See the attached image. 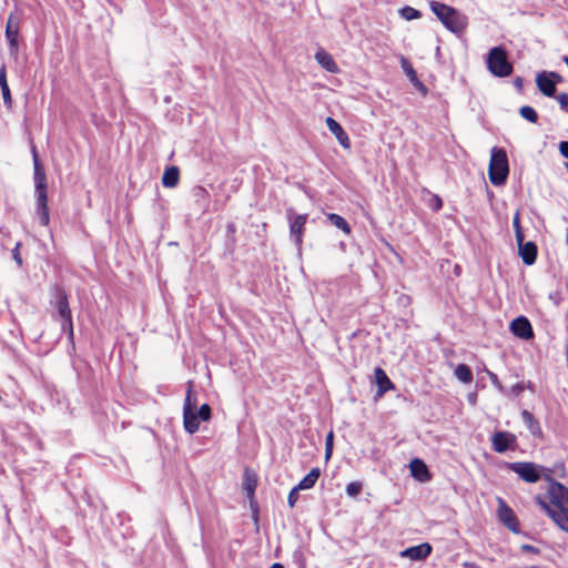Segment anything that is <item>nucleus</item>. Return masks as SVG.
<instances>
[{"label": "nucleus", "mask_w": 568, "mask_h": 568, "mask_svg": "<svg viewBox=\"0 0 568 568\" xmlns=\"http://www.w3.org/2000/svg\"><path fill=\"white\" fill-rule=\"evenodd\" d=\"M549 480L548 495L550 503H547L541 496H536L535 501L547 515L560 527L568 532V488L546 476Z\"/></svg>", "instance_id": "1"}, {"label": "nucleus", "mask_w": 568, "mask_h": 568, "mask_svg": "<svg viewBox=\"0 0 568 568\" xmlns=\"http://www.w3.org/2000/svg\"><path fill=\"white\" fill-rule=\"evenodd\" d=\"M33 165H34V195H36V215L39 223L47 226L50 222L48 194H47V176L40 164L36 148H32Z\"/></svg>", "instance_id": "2"}, {"label": "nucleus", "mask_w": 568, "mask_h": 568, "mask_svg": "<svg viewBox=\"0 0 568 568\" xmlns=\"http://www.w3.org/2000/svg\"><path fill=\"white\" fill-rule=\"evenodd\" d=\"M429 6L433 13L453 33H462L466 29L467 17L455 8L438 1H430Z\"/></svg>", "instance_id": "3"}, {"label": "nucleus", "mask_w": 568, "mask_h": 568, "mask_svg": "<svg viewBox=\"0 0 568 568\" xmlns=\"http://www.w3.org/2000/svg\"><path fill=\"white\" fill-rule=\"evenodd\" d=\"M211 418V407L203 404L196 412V406L192 403V390L189 387L183 404V426L189 434H194L200 428L201 422H207Z\"/></svg>", "instance_id": "4"}, {"label": "nucleus", "mask_w": 568, "mask_h": 568, "mask_svg": "<svg viewBox=\"0 0 568 568\" xmlns=\"http://www.w3.org/2000/svg\"><path fill=\"white\" fill-rule=\"evenodd\" d=\"M509 174L508 156L504 149L494 146L490 151L488 176L490 182L500 186L507 181Z\"/></svg>", "instance_id": "5"}, {"label": "nucleus", "mask_w": 568, "mask_h": 568, "mask_svg": "<svg viewBox=\"0 0 568 568\" xmlns=\"http://www.w3.org/2000/svg\"><path fill=\"white\" fill-rule=\"evenodd\" d=\"M488 71L497 78L509 77L514 67L508 59V53L503 47H494L489 50L486 59Z\"/></svg>", "instance_id": "6"}, {"label": "nucleus", "mask_w": 568, "mask_h": 568, "mask_svg": "<svg viewBox=\"0 0 568 568\" xmlns=\"http://www.w3.org/2000/svg\"><path fill=\"white\" fill-rule=\"evenodd\" d=\"M52 295H53V305L55 306L59 316L62 320V329L69 332V337L72 339L73 337V323H72V315L71 310L68 302V295L65 291L55 285L52 288Z\"/></svg>", "instance_id": "7"}, {"label": "nucleus", "mask_w": 568, "mask_h": 568, "mask_svg": "<svg viewBox=\"0 0 568 568\" xmlns=\"http://www.w3.org/2000/svg\"><path fill=\"white\" fill-rule=\"evenodd\" d=\"M506 466L524 481L530 484L537 483L541 477L540 471L545 470L544 467L529 462L507 463Z\"/></svg>", "instance_id": "8"}, {"label": "nucleus", "mask_w": 568, "mask_h": 568, "mask_svg": "<svg viewBox=\"0 0 568 568\" xmlns=\"http://www.w3.org/2000/svg\"><path fill=\"white\" fill-rule=\"evenodd\" d=\"M286 216L290 224V235L294 244L300 248L303 243V234L307 222V214H296L293 207L286 210Z\"/></svg>", "instance_id": "9"}, {"label": "nucleus", "mask_w": 568, "mask_h": 568, "mask_svg": "<svg viewBox=\"0 0 568 568\" xmlns=\"http://www.w3.org/2000/svg\"><path fill=\"white\" fill-rule=\"evenodd\" d=\"M491 447L498 454L515 450L517 448V436L506 430L496 432L491 436Z\"/></svg>", "instance_id": "10"}, {"label": "nucleus", "mask_w": 568, "mask_h": 568, "mask_svg": "<svg viewBox=\"0 0 568 568\" xmlns=\"http://www.w3.org/2000/svg\"><path fill=\"white\" fill-rule=\"evenodd\" d=\"M19 30L20 20L17 16L10 14L6 26V38L9 43V51L11 54H17L19 49Z\"/></svg>", "instance_id": "11"}, {"label": "nucleus", "mask_w": 568, "mask_h": 568, "mask_svg": "<svg viewBox=\"0 0 568 568\" xmlns=\"http://www.w3.org/2000/svg\"><path fill=\"white\" fill-rule=\"evenodd\" d=\"M511 333L525 341L534 337V331L530 322L525 316H518L510 323Z\"/></svg>", "instance_id": "12"}, {"label": "nucleus", "mask_w": 568, "mask_h": 568, "mask_svg": "<svg viewBox=\"0 0 568 568\" xmlns=\"http://www.w3.org/2000/svg\"><path fill=\"white\" fill-rule=\"evenodd\" d=\"M498 518L509 530L515 534L519 532V524L517 517L515 516L513 509L508 507L503 499H499Z\"/></svg>", "instance_id": "13"}, {"label": "nucleus", "mask_w": 568, "mask_h": 568, "mask_svg": "<svg viewBox=\"0 0 568 568\" xmlns=\"http://www.w3.org/2000/svg\"><path fill=\"white\" fill-rule=\"evenodd\" d=\"M193 202L196 206V211L200 214H205L210 206V194L203 186L196 185L191 190Z\"/></svg>", "instance_id": "14"}, {"label": "nucleus", "mask_w": 568, "mask_h": 568, "mask_svg": "<svg viewBox=\"0 0 568 568\" xmlns=\"http://www.w3.org/2000/svg\"><path fill=\"white\" fill-rule=\"evenodd\" d=\"M325 122H326L328 130L335 135L338 143L344 149H349L351 141H349L348 134L345 132V130L342 128V125L331 116L326 118Z\"/></svg>", "instance_id": "15"}, {"label": "nucleus", "mask_w": 568, "mask_h": 568, "mask_svg": "<svg viewBox=\"0 0 568 568\" xmlns=\"http://www.w3.org/2000/svg\"><path fill=\"white\" fill-rule=\"evenodd\" d=\"M432 554V546L427 542L406 548L402 551V557H407L412 560L426 559Z\"/></svg>", "instance_id": "16"}, {"label": "nucleus", "mask_w": 568, "mask_h": 568, "mask_svg": "<svg viewBox=\"0 0 568 568\" xmlns=\"http://www.w3.org/2000/svg\"><path fill=\"white\" fill-rule=\"evenodd\" d=\"M518 244L519 255L526 265H532L537 258V245L529 242H520Z\"/></svg>", "instance_id": "17"}, {"label": "nucleus", "mask_w": 568, "mask_h": 568, "mask_svg": "<svg viewBox=\"0 0 568 568\" xmlns=\"http://www.w3.org/2000/svg\"><path fill=\"white\" fill-rule=\"evenodd\" d=\"M536 84L539 89V91L548 97L552 98L556 93L555 83L551 81V78L548 77L547 71H542L537 74L536 77Z\"/></svg>", "instance_id": "18"}, {"label": "nucleus", "mask_w": 568, "mask_h": 568, "mask_svg": "<svg viewBox=\"0 0 568 568\" xmlns=\"http://www.w3.org/2000/svg\"><path fill=\"white\" fill-rule=\"evenodd\" d=\"M409 468L412 476L418 479L419 481L424 483L430 479L429 470L422 459H413L409 464Z\"/></svg>", "instance_id": "19"}, {"label": "nucleus", "mask_w": 568, "mask_h": 568, "mask_svg": "<svg viewBox=\"0 0 568 568\" xmlns=\"http://www.w3.org/2000/svg\"><path fill=\"white\" fill-rule=\"evenodd\" d=\"M374 376H375V382L378 386L377 394L379 396L385 394L387 390L394 388V384L388 378L387 374L385 373V371L383 368L376 367L374 371Z\"/></svg>", "instance_id": "20"}, {"label": "nucleus", "mask_w": 568, "mask_h": 568, "mask_svg": "<svg viewBox=\"0 0 568 568\" xmlns=\"http://www.w3.org/2000/svg\"><path fill=\"white\" fill-rule=\"evenodd\" d=\"M520 416L524 424L526 425V427L528 428L532 436L540 437L542 435L539 422L534 417V415L529 410L523 409Z\"/></svg>", "instance_id": "21"}, {"label": "nucleus", "mask_w": 568, "mask_h": 568, "mask_svg": "<svg viewBox=\"0 0 568 568\" xmlns=\"http://www.w3.org/2000/svg\"><path fill=\"white\" fill-rule=\"evenodd\" d=\"M315 60L323 69L328 72L336 73L338 71V67L332 55L324 50H318L315 53Z\"/></svg>", "instance_id": "22"}, {"label": "nucleus", "mask_w": 568, "mask_h": 568, "mask_svg": "<svg viewBox=\"0 0 568 568\" xmlns=\"http://www.w3.org/2000/svg\"><path fill=\"white\" fill-rule=\"evenodd\" d=\"M321 476V469L318 467H314L311 471L298 483L296 486L300 490L311 489L315 486L317 479Z\"/></svg>", "instance_id": "23"}, {"label": "nucleus", "mask_w": 568, "mask_h": 568, "mask_svg": "<svg viewBox=\"0 0 568 568\" xmlns=\"http://www.w3.org/2000/svg\"><path fill=\"white\" fill-rule=\"evenodd\" d=\"M180 171L176 166H171L164 171L162 184L165 187H175L179 183Z\"/></svg>", "instance_id": "24"}, {"label": "nucleus", "mask_w": 568, "mask_h": 568, "mask_svg": "<svg viewBox=\"0 0 568 568\" xmlns=\"http://www.w3.org/2000/svg\"><path fill=\"white\" fill-rule=\"evenodd\" d=\"M327 220L335 227H337L338 230H341L345 234H349L351 233V226H349L348 222L343 216H341V215H338L336 213H329V214H327Z\"/></svg>", "instance_id": "25"}, {"label": "nucleus", "mask_w": 568, "mask_h": 568, "mask_svg": "<svg viewBox=\"0 0 568 568\" xmlns=\"http://www.w3.org/2000/svg\"><path fill=\"white\" fill-rule=\"evenodd\" d=\"M455 376L464 384H469L473 381V372L466 364H459L455 368Z\"/></svg>", "instance_id": "26"}, {"label": "nucleus", "mask_w": 568, "mask_h": 568, "mask_svg": "<svg viewBox=\"0 0 568 568\" xmlns=\"http://www.w3.org/2000/svg\"><path fill=\"white\" fill-rule=\"evenodd\" d=\"M513 226H514V231H515L516 242L517 243L523 242L525 240V235H524V232H523V229L520 225V214L518 211L515 213V215L513 217Z\"/></svg>", "instance_id": "27"}, {"label": "nucleus", "mask_w": 568, "mask_h": 568, "mask_svg": "<svg viewBox=\"0 0 568 568\" xmlns=\"http://www.w3.org/2000/svg\"><path fill=\"white\" fill-rule=\"evenodd\" d=\"M519 114L527 121H529L530 123H536L537 120H538V114L537 112L535 111L534 108L529 106V105H524L519 109Z\"/></svg>", "instance_id": "28"}, {"label": "nucleus", "mask_w": 568, "mask_h": 568, "mask_svg": "<svg viewBox=\"0 0 568 568\" xmlns=\"http://www.w3.org/2000/svg\"><path fill=\"white\" fill-rule=\"evenodd\" d=\"M255 488H256V479L254 476H251L248 470H246L245 479H244V489L246 490V494L248 497H253Z\"/></svg>", "instance_id": "29"}, {"label": "nucleus", "mask_w": 568, "mask_h": 568, "mask_svg": "<svg viewBox=\"0 0 568 568\" xmlns=\"http://www.w3.org/2000/svg\"><path fill=\"white\" fill-rule=\"evenodd\" d=\"M400 65H402V69L404 70V72H405V74L408 77V79L412 82L417 81V73L414 70V68L410 64V62L406 58L402 57Z\"/></svg>", "instance_id": "30"}, {"label": "nucleus", "mask_w": 568, "mask_h": 568, "mask_svg": "<svg viewBox=\"0 0 568 568\" xmlns=\"http://www.w3.org/2000/svg\"><path fill=\"white\" fill-rule=\"evenodd\" d=\"M399 13H400V17L404 18L407 21H410V20H414V19H418L422 16L420 12L417 9L408 7V6L402 8Z\"/></svg>", "instance_id": "31"}, {"label": "nucleus", "mask_w": 568, "mask_h": 568, "mask_svg": "<svg viewBox=\"0 0 568 568\" xmlns=\"http://www.w3.org/2000/svg\"><path fill=\"white\" fill-rule=\"evenodd\" d=\"M362 488H363V485L359 481H352V483L347 484L345 490L349 497H356L357 495L361 494Z\"/></svg>", "instance_id": "32"}, {"label": "nucleus", "mask_w": 568, "mask_h": 568, "mask_svg": "<svg viewBox=\"0 0 568 568\" xmlns=\"http://www.w3.org/2000/svg\"><path fill=\"white\" fill-rule=\"evenodd\" d=\"M2 99L8 106H11V94L2 70Z\"/></svg>", "instance_id": "33"}, {"label": "nucleus", "mask_w": 568, "mask_h": 568, "mask_svg": "<svg viewBox=\"0 0 568 568\" xmlns=\"http://www.w3.org/2000/svg\"><path fill=\"white\" fill-rule=\"evenodd\" d=\"M333 432H329L325 439V459H329L333 453Z\"/></svg>", "instance_id": "34"}, {"label": "nucleus", "mask_w": 568, "mask_h": 568, "mask_svg": "<svg viewBox=\"0 0 568 568\" xmlns=\"http://www.w3.org/2000/svg\"><path fill=\"white\" fill-rule=\"evenodd\" d=\"M298 488L295 486L293 489H291V491L288 493V496H287V504L291 508H293L295 506V504L297 503L298 500Z\"/></svg>", "instance_id": "35"}, {"label": "nucleus", "mask_w": 568, "mask_h": 568, "mask_svg": "<svg viewBox=\"0 0 568 568\" xmlns=\"http://www.w3.org/2000/svg\"><path fill=\"white\" fill-rule=\"evenodd\" d=\"M488 376H489V379H490L491 384L494 385V387L497 388L498 392L505 394L506 390H505L504 386L501 385V383L499 382L498 376L493 372H488Z\"/></svg>", "instance_id": "36"}, {"label": "nucleus", "mask_w": 568, "mask_h": 568, "mask_svg": "<svg viewBox=\"0 0 568 568\" xmlns=\"http://www.w3.org/2000/svg\"><path fill=\"white\" fill-rule=\"evenodd\" d=\"M560 108L568 113V93H559L556 95Z\"/></svg>", "instance_id": "37"}, {"label": "nucleus", "mask_w": 568, "mask_h": 568, "mask_svg": "<svg viewBox=\"0 0 568 568\" xmlns=\"http://www.w3.org/2000/svg\"><path fill=\"white\" fill-rule=\"evenodd\" d=\"M12 258L17 263L18 266H22V256L20 253V243H17L16 246L12 248Z\"/></svg>", "instance_id": "38"}, {"label": "nucleus", "mask_w": 568, "mask_h": 568, "mask_svg": "<svg viewBox=\"0 0 568 568\" xmlns=\"http://www.w3.org/2000/svg\"><path fill=\"white\" fill-rule=\"evenodd\" d=\"M525 388H526L525 383L519 382V383L515 384V385L510 388V390H509V395H511V396H516V397H517V396H519V395L525 390Z\"/></svg>", "instance_id": "39"}, {"label": "nucleus", "mask_w": 568, "mask_h": 568, "mask_svg": "<svg viewBox=\"0 0 568 568\" xmlns=\"http://www.w3.org/2000/svg\"><path fill=\"white\" fill-rule=\"evenodd\" d=\"M559 151L564 158L568 159V141L560 142Z\"/></svg>", "instance_id": "40"}, {"label": "nucleus", "mask_w": 568, "mask_h": 568, "mask_svg": "<svg viewBox=\"0 0 568 568\" xmlns=\"http://www.w3.org/2000/svg\"><path fill=\"white\" fill-rule=\"evenodd\" d=\"M521 550L524 552H532V554H538L539 552V550L535 546L528 545V544L523 545L521 546Z\"/></svg>", "instance_id": "41"}, {"label": "nucleus", "mask_w": 568, "mask_h": 568, "mask_svg": "<svg viewBox=\"0 0 568 568\" xmlns=\"http://www.w3.org/2000/svg\"><path fill=\"white\" fill-rule=\"evenodd\" d=\"M548 77L551 78V81L556 84L561 81V77L556 72H547Z\"/></svg>", "instance_id": "42"}, {"label": "nucleus", "mask_w": 568, "mask_h": 568, "mask_svg": "<svg viewBox=\"0 0 568 568\" xmlns=\"http://www.w3.org/2000/svg\"><path fill=\"white\" fill-rule=\"evenodd\" d=\"M442 206H443L442 199H440L439 196H435V199H434V206H433V209H434L435 211H439V210L442 209Z\"/></svg>", "instance_id": "43"}, {"label": "nucleus", "mask_w": 568, "mask_h": 568, "mask_svg": "<svg viewBox=\"0 0 568 568\" xmlns=\"http://www.w3.org/2000/svg\"><path fill=\"white\" fill-rule=\"evenodd\" d=\"M514 84L517 89H521L523 88V79L521 78H516L515 81H514Z\"/></svg>", "instance_id": "44"}, {"label": "nucleus", "mask_w": 568, "mask_h": 568, "mask_svg": "<svg viewBox=\"0 0 568 568\" xmlns=\"http://www.w3.org/2000/svg\"><path fill=\"white\" fill-rule=\"evenodd\" d=\"M413 83H415V85H417V88L424 92H426V88L424 87V84L417 79V81H414Z\"/></svg>", "instance_id": "45"}, {"label": "nucleus", "mask_w": 568, "mask_h": 568, "mask_svg": "<svg viewBox=\"0 0 568 568\" xmlns=\"http://www.w3.org/2000/svg\"><path fill=\"white\" fill-rule=\"evenodd\" d=\"M271 568H284L282 564L275 562L271 566Z\"/></svg>", "instance_id": "46"}, {"label": "nucleus", "mask_w": 568, "mask_h": 568, "mask_svg": "<svg viewBox=\"0 0 568 568\" xmlns=\"http://www.w3.org/2000/svg\"><path fill=\"white\" fill-rule=\"evenodd\" d=\"M302 556L303 555H302V552L300 550L294 552V557H302Z\"/></svg>", "instance_id": "47"}]
</instances>
